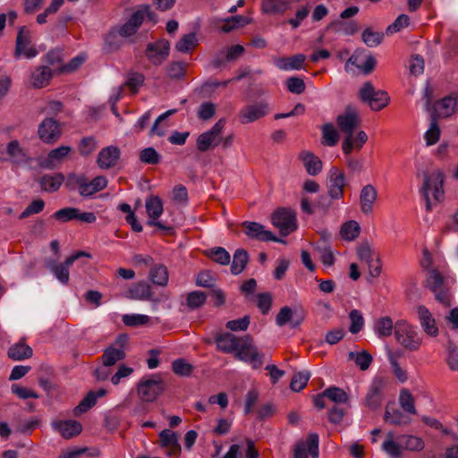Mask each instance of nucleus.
Returning a JSON list of instances; mask_svg holds the SVG:
<instances>
[{
	"label": "nucleus",
	"instance_id": "4be33fe9",
	"mask_svg": "<svg viewBox=\"0 0 458 458\" xmlns=\"http://www.w3.org/2000/svg\"><path fill=\"white\" fill-rule=\"evenodd\" d=\"M344 184L345 176L344 172L333 166L328 173V193L330 197L335 199H341L344 194Z\"/></svg>",
	"mask_w": 458,
	"mask_h": 458
},
{
	"label": "nucleus",
	"instance_id": "aec40b11",
	"mask_svg": "<svg viewBox=\"0 0 458 458\" xmlns=\"http://www.w3.org/2000/svg\"><path fill=\"white\" fill-rule=\"evenodd\" d=\"M38 133L42 141L53 143L61 136L60 124L53 118H46L39 123Z\"/></svg>",
	"mask_w": 458,
	"mask_h": 458
},
{
	"label": "nucleus",
	"instance_id": "473e14b6",
	"mask_svg": "<svg viewBox=\"0 0 458 458\" xmlns=\"http://www.w3.org/2000/svg\"><path fill=\"white\" fill-rule=\"evenodd\" d=\"M106 394V390L104 388H99L96 391H90L87 394V395L81 401V403L75 407L74 413L75 415H80L88 411L91 409L97 403L98 398H101Z\"/></svg>",
	"mask_w": 458,
	"mask_h": 458
},
{
	"label": "nucleus",
	"instance_id": "6e6d98bb",
	"mask_svg": "<svg viewBox=\"0 0 458 458\" xmlns=\"http://www.w3.org/2000/svg\"><path fill=\"white\" fill-rule=\"evenodd\" d=\"M324 394L335 403H347L349 401L348 394L339 387L330 386L324 391Z\"/></svg>",
	"mask_w": 458,
	"mask_h": 458
},
{
	"label": "nucleus",
	"instance_id": "b1692460",
	"mask_svg": "<svg viewBox=\"0 0 458 458\" xmlns=\"http://www.w3.org/2000/svg\"><path fill=\"white\" fill-rule=\"evenodd\" d=\"M5 153V160L13 164L27 165L30 161L29 155L17 140H13L6 145Z\"/></svg>",
	"mask_w": 458,
	"mask_h": 458
},
{
	"label": "nucleus",
	"instance_id": "338daca9",
	"mask_svg": "<svg viewBox=\"0 0 458 458\" xmlns=\"http://www.w3.org/2000/svg\"><path fill=\"white\" fill-rule=\"evenodd\" d=\"M145 77L142 73L130 72L125 81V85L135 93L143 85Z\"/></svg>",
	"mask_w": 458,
	"mask_h": 458
},
{
	"label": "nucleus",
	"instance_id": "f03ea898",
	"mask_svg": "<svg viewBox=\"0 0 458 458\" xmlns=\"http://www.w3.org/2000/svg\"><path fill=\"white\" fill-rule=\"evenodd\" d=\"M444 174L440 170L425 174L423 182L420 188V193L425 200L427 210H430L432 207L444 199Z\"/></svg>",
	"mask_w": 458,
	"mask_h": 458
},
{
	"label": "nucleus",
	"instance_id": "f8f14e48",
	"mask_svg": "<svg viewBox=\"0 0 458 458\" xmlns=\"http://www.w3.org/2000/svg\"><path fill=\"white\" fill-rule=\"evenodd\" d=\"M89 258L90 255L85 251H78L68 257L64 263L56 264L55 261L47 262V267L54 275L56 280L61 284H66L69 282V268L80 258Z\"/></svg>",
	"mask_w": 458,
	"mask_h": 458
},
{
	"label": "nucleus",
	"instance_id": "e2e57ef3",
	"mask_svg": "<svg viewBox=\"0 0 458 458\" xmlns=\"http://www.w3.org/2000/svg\"><path fill=\"white\" fill-rule=\"evenodd\" d=\"M210 259L220 265H227L230 262V254L222 247H215L209 250Z\"/></svg>",
	"mask_w": 458,
	"mask_h": 458
},
{
	"label": "nucleus",
	"instance_id": "13d9d810",
	"mask_svg": "<svg viewBox=\"0 0 458 458\" xmlns=\"http://www.w3.org/2000/svg\"><path fill=\"white\" fill-rule=\"evenodd\" d=\"M324 143L327 146H335L339 139L338 132L332 123H327L322 127Z\"/></svg>",
	"mask_w": 458,
	"mask_h": 458
},
{
	"label": "nucleus",
	"instance_id": "c9c22d12",
	"mask_svg": "<svg viewBox=\"0 0 458 458\" xmlns=\"http://www.w3.org/2000/svg\"><path fill=\"white\" fill-rule=\"evenodd\" d=\"M177 112L176 109H169L165 113L161 114L154 122L153 125L149 130V136H158L163 137L165 135L167 129L169 128L168 123H166V119L174 114Z\"/></svg>",
	"mask_w": 458,
	"mask_h": 458
},
{
	"label": "nucleus",
	"instance_id": "20e7f679",
	"mask_svg": "<svg viewBox=\"0 0 458 458\" xmlns=\"http://www.w3.org/2000/svg\"><path fill=\"white\" fill-rule=\"evenodd\" d=\"M146 19L154 21L155 15L149 5H141L131 14L130 19L124 24L114 27L106 40L108 41L111 38L115 37L116 35L123 38L134 35Z\"/></svg>",
	"mask_w": 458,
	"mask_h": 458
},
{
	"label": "nucleus",
	"instance_id": "412c9836",
	"mask_svg": "<svg viewBox=\"0 0 458 458\" xmlns=\"http://www.w3.org/2000/svg\"><path fill=\"white\" fill-rule=\"evenodd\" d=\"M376 65V59L371 55H361L353 54L345 63L344 69L347 72H352V66H355L360 72L369 74Z\"/></svg>",
	"mask_w": 458,
	"mask_h": 458
},
{
	"label": "nucleus",
	"instance_id": "4468645a",
	"mask_svg": "<svg viewBox=\"0 0 458 458\" xmlns=\"http://www.w3.org/2000/svg\"><path fill=\"white\" fill-rule=\"evenodd\" d=\"M270 111L269 105L266 101L257 102L242 107L239 114L240 123L247 124L253 123L265 115Z\"/></svg>",
	"mask_w": 458,
	"mask_h": 458
},
{
	"label": "nucleus",
	"instance_id": "680f3d73",
	"mask_svg": "<svg viewBox=\"0 0 458 458\" xmlns=\"http://www.w3.org/2000/svg\"><path fill=\"white\" fill-rule=\"evenodd\" d=\"M225 24L221 28L223 32H230L235 28L242 27L250 22V20L242 15H236L225 20Z\"/></svg>",
	"mask_w": 458,
	"mask_h": 458
},
{
	"label": "nucleus",
	"instance_id": "a19ab883",
	"mask_svg": "<svg viewBox=\"0 0 458 458\" xmlns=\"http://www.w3.org/2000/svg\"><path fill=\"white\" fill-rule=\"evenodd\" d=\"M32 354V349L23 341L13 344L8 350V356L13 360H22L30 358Z\"/></svg>",
	"mask_w": 458,
	"mask_h": 458
},
{
	"label": "nucleus",
	"instance_id": "603ef678",
	"mask_svg": "<svg viewBox=\"0 0 458 458\" xmlns=\"http://www.w3.org/2000/svg\"><path fill=\"white\" fill-rule=\"evenodd\" d=\"M197 37L194 32L183 35L175 44V49L180 53H188L197 45Z\"/></svg>",
	"mask_w": 458,
	"mask_h": 458
},
{
	"label": "nucleus",
	"instance_id": "58836bf2",
	"mask_svg": "<svg viewBox=\"0 0 458 458\" xmlns=\"http://www.w3.org/2000/svg\"><path fill=\"white\" fill-rule=\"evenodd\" d=\"M401 352H393L391 349H386V356L387 360L392 368L393 373L401 383H404L407 379V373L404 369H403L398 362V359L401 357Z\"/></svg>",
	"mask_w": 458,
	"mask_h": 458
},
{
	"label": "nucleus",
	"instance_id": "de8ad7c7",
	"mask_svg": "<svg viewBox=\"0 0 458 458\" xmlns=\"http://www.w3.org/2000/svg\"><path fill=\"white\" fill-rule=\"evenodd\" d=\"M375 334L379 337H386L394 332V326L393 320L389 317H383L378 318L374 325Z\"/></svg>",
	"mask_w": 458,
	"mask_h": 458
},
{
	"label": "nucleus",
	"instance_id": "4d7b16f0",
	"mask_svg": "<svg viewBox=\"0 0 458 458\" xmlns=\"http://www.w3.org/2000/svg\"><path fill=\"white\" fill-rule=\"evenodd\" d=\"M310 377V373L307 370L300 371L292 378L290 387L293 392H300L307 385Z\"/></svg>",
	"mask_w": 458,
	"mask_h": 458
},
{
	"label": "nucleus",
	"instance_id": "c85d7f7f",
	"mask_svg": "<svg viewBox=\"0 0 458 458\" xmlns=\"http://www.w3.org/2000/svg\"><path fill=\"white\" fill-rule=\"evenodd\" d=\"M152 296L151 286L144 281L131 284L125 293V297L131 300L150 301Z\"/></svg>",
	"mask_w": 458,
	"mask_h": 458
},
{
	"label": "nucleus",
	"instance_id": "72a5a7b5",
	"mask_svg": "<svg viewBox=\"0 0 458 458\" xmlns=\"http://www.w3.org/2000/svg\"><path fill=\"white\" fill-rule=\"evenodd\" d=\"M53 428L60 432L64 438H71L81 432L82 427L76 420H60L53 422Z\"/></svg>",
	"mask_w": 458,
	"mask_h": 458
},
{
	"label": "nucleus",
	"instance_id": "09e8293b",
	"mask_svg": "<svg viewBox=\"0 0 458 458\" xmlns=\"http://www.w3.org/2000/svg\"><path fill=\"white\" fill-rule=\"evenodd\" d=\"M249 260V255L246 250L242 249L237 250L233 257V262L231 265V271L233 275L241 274Z\"/></svg>",
	"mask_w": 458,
	"mask_h": 458
},
{
	"label": "nucleus",
	"instance_id": "9b49d317",
	"mask_svg": "<svg viewBox=\"0 0 458 458\" xmlns=\"http://www.w3.org/2000/svg\"><path fill=\"white\" fill-rule=\"evenodd\" d=\"M225 124V119H219L210 130L199 135L196 140L199 151L205 152L216 147L221 141V133Z\"/></svg>",
	"mask_w": 458,
	"mask_h": 458
},
{
	"label": "nucleus",
	"instance_id": "c03bdc74",
	"mask_svg": "<svg viewBox=\"0 0 458 458\" xmlns=\"http://www.w3.org/2000/svg\"><path fill=\"white\" fill-rule=\"evenodd\" d=\"M292 0H262V10L267 13H280L290 8Z\"/></svg>",
	"mask_w": 458,
	"mask_h": 458
},
{
	"label": "nucleus",
	"instance_id": "0e129e2a",
	"mask_svg": "<svg viewBox=\"0 0 458 458\" xmlns=\"http://www.w3.org/2000/svg\"><path fill=\"white\" fill-rule=\"evenodd\" d=\"M123 322L128 327H137L148 323L149 317L144 314H124L123 316Z\"/></svg>",
	"mask_w": 458,
	"mask_h": 458
},
{
	"label": "nucleus",
	"instance_id": "6e6552de",
	"mask_svg": "<svg viewBox=\"0 0 458 458\" xmlns=\"http://www.w3.org/2000/svg\"><path fill=\"white\" fill-rule=\"evenodd\" d=\"M163 390V381L158 377H143L137 386L138 396L144 403L155 402Z\"/></svg>",
	"mask_w": 458,
	"mask_h": 458
},
{
	"label": "nucleus",
	"instance_id": "37998d69",
	"mask_svg": "<svg viewBox=\"0 0 458 458\" xmlns=\"http://www.w3.org/2000/svg\"><path fill=\"white\" fill-rule=\"evenodd\" d=\"M70 152L71 148L68 146L58 147L48 153L43 165L47 168H54Z\"/></svg>",
	"mask_w": 458,
	"mask_h": 458
},
{
	"label": "nucleus",
	"instance_id": "9d476101",
	"mask_svg": "<svg viewBox=\"0 0 458 458\" xmlns=\"http://www.w3.org/2000/svg\"><path fill=\"white\" fill-rule=\"evenodd\" d=\"M387 384L388 380L384 377L376 376L372 378L364 400L368 408L377 410L381 406Z\"/></svg>",
	"mask_w": 458,
	"mask_h": 458
},
{
	"label": "nucleus",
	"instance_id": "864d4df0",
	"mask_svg": "<svg viewBox=\"0 0 458 458\" xmlns=\"http://www.w3.org/2000/svg\"><path fill=\"white\" fill-rule=\"evenodd\" d=\"M441 130L435 116L432 117L428 130L424 133V140L427 146L436 144L440 138Z\"/></svg>",
	"mask_w": 458,
	"mask_h": 458
},
{
	"label": "nucleus",
	"instance_id": "c756f323",
	"mask_svg": "<svg viewBox=\"0 0 458 458\" xmlns=\"http://www.w3.org/2000/svg\"><path fill=\"white\" fill-rule=\"evenodd\" d=\"M217 349L225 353H234L242 341L231 333H222L215 338Z\"/></svg>",
	"mask_w": 458,
	"mask_h": 458
},
{
	"label": "nucleus",
	"instance_id": "2f4dec72",
	"mask_svg": "<svg viewBox=\"0 0 458 458\" xmlns=\"http://www.w3.org/2000/svg\"><path fill=\"white\" fill-rule=\"evenodd\" d=\"M384 420L386 423L395 426L407 425L411 422V418L396 408L394 404L386 406Z\"/></svg>",
	"mask_w": 458,
	"mask_h": 458
},
{
	"label": "nucleus",
	"instance_id": "1a4fd4ad",
	"mask_svg": "<svg viewBox=\"0 0 458 458\" xmlns=\"http://www.w3.org/2000/svg\"><path fill=\"white\" fill-rule=\"evenodd\" d=\"M360 99L368 104L372 110L378 111L389 102V97L383 90H376L371 82H365L359 90Z\"/></svg>",
	"mask_w": 458,
	"mask_h": 458
},
{
	"label": "nucleus",
	"instance_id": "5701e85b",
	"mask_svg": "<svg viewBox=\"0 0 458 458\" xmlns=\"http://www.w3.org/2000/svg\"><path fill=\"white\" fill-rule=\"evenodd\" d=\"M381 450L388 458H401L403 450L400 436H396L392 430L388 431L381 445Z\"/></svg>",
	"mask_w": 458,
	"mask_h": 458
},
{
	"label": "nucleus",
	"instance_id": "a211bd4d",
	"mask_svg": "<svg viewBox=\"0 0 458 458\" xmlns=\"http://www.w3.org/2000/svg\"><path fill=\"white\" fill-rule=\"evenodd\" d=\"M242 226L246 235L252 240L260 242H281L271 231L267 230L265 226L259 223L244 221Z\"/></svg>",
	"mask_w": 458,
	"mask_h": 458
},
{
	"label": "nucleus",
	"instance_id": "69168bd1",
	"mask_svg": "<svg viewBox=\"0 0 458 458\" xmlns=\"http://www.w3.org/2000/svg\"><path fill=\"white\" fill-rule=\"evenodd\" d=\"M357 255L360 260L365 261L366 263H370V261H373L377 256L372 247L367 242L359 245L357 249Z\"/></svg>",
	"mask_w": 458,
	"mask_h": 458
},
{
	"label": "nucleus",
	"instance_id": "bb28decb",
	"mask_svg": "<svg viewBox=\"0 0 458 458\" xmlns=\"http://www.w3.org/2000/svg\"><path fill=\"white\" fill-rule=\"evenodd\" d=\"M120 149L116 146H108L103 148L98 156L97 163L98 165L101 169H109L114 167L119 157H120Z\"/></svg>",
	"mask_w": 458,
	"mask_h": 458
},
{
	"label": "nucleus",
	"instance_id": "4c0bfd02",
	"mask_svg": "<svg viewBox=\"0 0 458 458\" xmlns=\"http://www.w3.org/2000/svg\"><path fill=\"white\" fill-rule=\"evenodd\" d=\"M301 158L310 175H317L322 170V161L310 151H303Z\"/></svg>",
	"mask_w": 458,
	"mask_h": 458
},
{
	"label": "nucleus",
	"instance_id": "ea45409f",
	"mask_svg": "<svg viewBox=\"0 0 458 458\" xmlns=\"http://www.w3.org/2000/svg\"><path fill=\"white\" fill-rule=\"evenodd\" d=\"M52 78V70L47 66L37 68L31 74V84L34 88L40 89L47 86Z\"/></svg>",
	"mask_w": 458,
	"mask_h": 458
},
{
	"label": "nucleus",
	"instance_id": "774afa93",
	"mask_svg": "<svg viewBox=\"0 0 458 458\" xmlns=\"http://www.w3.org/2000/svg\"><path fill=\"white\" fill-rule=\"evenodd\" d=\"M446 363L453 371H458V346L450 344L447 346Z\"/></svg>",
	"mask_w": 458,
	"mask_h": 458
},
{
	"label": "nucleus",
	"instance_id": "0eeeda50",
	"mask_svg": "<svg viewBox=\"0 0 458 458\" xmlns=\"http://www.w3.org/2000/svg\"><path fill=\"white\" fill-rule=\"evenodd\" d=\"M32 38L33 33L27 27L21 26L18 29L14 49L16 59H33L39 54L38 47L32 44Z\"/></svg>",
	"mask_w": 458,
	"mask_h": 458
},
{
	"label": "nucleus",
	"instance_id": "2eb2a0df",
	"mask_svg": "<svg viewBox=\"0 0 458 458\" xmlns=\"http://www.w3.org/2000/svg\"><path fill=\"white\" fill-rule=\"evenodd\" d=\"M416 313L423 332L429 337L438 336L439 327L433 313L424 305L417 306Z\"/></svg>",
	"mask_w": 458,
	"mask_h": 458
},
{
	"label": "nucleus",
	"instance_id": "49530a36",
	"mask_svg": "<svg viewBox=\"0 0 458 458\" xmlns=\"http://www.w3.org/2000/svg\"><path fill=\"white\" fill-rule=\"evenodd\" d=\"M360 233V226L358 222L350 220L343 224L340 229V235L345 241H354Z\"/></svg>",
	"mask_w": 458,
	"mask_h": 458
},
{
	"label": "nucleus",
	"instance_id": "423d86ee",
	"mask_svg": "<svg viewBox=\"0 0 458 458\" xmlns=\"http://www.w3.org/2000/svg\"><path fill=\"white\" fill-rule=\"evenodd\" d=\"M234 357L247 364L252 369H257L263 364L264 353L260 352L257 346L253 344L252 337L244 335L234 352Z\"/></svg>",
	"mask_w": 458,
	"mask_h": 458
},
{
	"label": "nucleus",
	"instance_id": "7c9ffc66",
	"mask_svg": "<svg viewBox=\"0 0 458 458\" xmlns=\"http://www.w3.org/2000/svg\"><path fill=\"white\" fill-rule=\"evenodd\" d=\"M314 250L318 255L324 268L328 269L334 267L338 252L333 249L331 244H313Z\"/></svg>",
	"mask_w": 458,
	"mask_h": 458
},
{
	"label": "nucleus",
	"instance_id": "79ce46f5",
	"mask_svg": "<svg viewBox=\"0 0 458 458\" xmlns=\"http://www.w3.org/2000/svg\"><path fill=\"white\" fill-rule=\"evenodd\" d=\"M64 181L62 174H54L44 175L40 181L41 189L47 192L56 191Z\"/></svg>",
	"mask_w": 458,
	"mask_h": 458
},
{
	"label": "nucleus",
	"instance_id": "dca6fc26",
	"mask_svg": "<svg viewBox=\"0 0 458 458\" xmlns=\"http://www.w3.org/2000/svg\"><path fill=\"white\" fill-rule=\"evenodd\" d=\"M336 123L341 132L347 135H353L355 128L360 124L358 112L352 106H347L345 110L337 115Z\"/></svg>",
	"mask_w": 458,
	"mask_h": 458
},
{
	"label": "nucleus",
	"instance_id": "ddd939ff",
	"mask_svg": "<svg viewBox=\"0 0 458 458\" xmlns=\"http://www.w3.org/2000/svg\"><path fill=\"white\" fill-rule=\"evenodd\" d=\"M272 223L284 236L297 228L296 215L289 208L277 209L272 216Z\"/></svg>",
	"mask_w": 458,
	"mask_h": 458
},
{
	"label": "nucleus",
	"instance_id": "cd10ccee",
	"mask_svg": "<svg viewBox=\"0 0 458 458\" xmlns=\"http://www.w3.org/2000/svg\"><path fill=\"white\" fill-rule=\"evenodd\" d=\"M305 60V55L297 54L290 57H276L273 63L281 71H299L303 68Z\"/></svg>",
	"mask_w": 458,
	"mask_h": 458
},
{
	"label": "nucleus",
	"instance_id": "6ab92c4d",
	"mask_svg": "<svg viewBox=\"0 0 458 458\" xmlns=\"http://www.w3.org/2000/svg\"><path fill=\"white\" fill-rule=\"evenodd\" d=\"M319 437L317 433H310L306 441L296 444L294 448V458H308L310 454L312 458H318Z\"/></svg>",
	"mask_w": 458,
	"mask_h": 458
},
{
	"label": "nucleus",
	"instance_id": "f3484780",
	"mask_svg": "<svg viewBox=\"0 0 458 458\" xmlns=\"http://www.w3.org/2000/svg\"><path fill=\"white\" fill-rule=\"evenodd\" d=\"M169 51V42L165 39H160L147 46L146 55L152 64L160 65L168 57Z\"/></svg>",
	"mask_w": 458,
	"mask_h": 458
},
{
	"label": "nucleus",
	"instance_id": "bf43d9fd",
	"mask_svg": "<svg viewBox=\"0 0 458 458\" xmlns=\"http://www.w3.org/2000/svg\"><path fill=\"white\" fill-rule=\"evenodd\" d=\"M349 318L351 321L349 331L352 334L359 333L364 327V318L361 312L358 310H352L349 314Z\"/></svg>",
	"mask_w": 458,
	"mask_h": 458
},
{
	"label": "nucleus",
	"instance_id": "393cba45",
	"mask_svg": "<svg viewBox=\"0 0 458 458\" xmlns=\"http://www.w3.org/2000/svg\"><path fill=\"white\" fill-rule=\"evenodd\" d=\"M377 199V191L372 184H366L360 192V208L364 215H371Z\"/></svg>",
	"mask_w": 458,
	"mask_h": 458
},
{
	"label": "nucleus",
	"instance_id": "e433bc0d",
	"mask_svg": "<svg viewBox=\"0 0 458 458\" xmlns=\"http://www.w3.org/2000/svg\"><path fill=\"white\" fill-rule=\"evenodd\" d=\"M148 279L153 284L165 286L169 280L166 267L163 264L153 265L148 271Z\"/></svg>",
	"mask_w": 458,
	"mask_h": 458
},
{
	"label": "nucleus",
	"instance_id": "f257e3e1",
	"mask_svg": "<svg viewBox=\"0 0 458 458\" xmlns=\"http://www.w3.org/2000/svg\"><path fill=\"white\" fill-rule=\"evenodd\" d=\"M422 267L428 270L426 286L434 293L435 299L444 306H450L452 294L450 291V282L453 279L445 278L438 270L431 267L430 255L428 250H424V259Z\"/></svg>",
	"mask_w": 458,
	"mask_h": 458
},
{
	"label": "nucleus",
	"instance_id": "a878e982",
	"mask_svg": "<svg viewBox=\"0 0 458 458\" xmlns=\"http://www.w3.org/2000/svg\"><path fill=\"white\" fill-rule=\"evenodd\" d=\"M146 211L148 216V224L149 225H155L161 229H165V226L157 221L158 217L163 213V203L157 196H151L146 199L145 202Z\"/></svg>",
	"mask_w": 458,
	"mask_h": 458
},
{
	"label": "nucleus",
	"instance_id": "7ed1b4c3",
	"mask_svg": "<svg viewBox=\"0 0 458 458\" xmlns=\"http://www.w3.org/2000/svg\"><path fill=\"white\" fill-rule=\"evenodd\" d=\"M394 337L399 345L410 352H417L423 343V336L417 327L403 319L394 324Z\"/></svg>",
	"mask_w": 458,
	"mask_h": 458
},
{
	"label": "nucleus",
	"instance_id": "3c124183",
	"mask_svg": "<svg viewBox=\"0 0 458 458\" xmlns=\"http://www.w3.org/2000/svg\"><path fill=\"white\" fill-rule=\"evenodd\" d=\"M403 451H421L424 442L420 437L412 435H400Z\"/></svg>",
	"mask_w": 458,
	"mask_h": 458
},
{
	"label": "nucleus",
	"instance_id": "39448f33",
	"mask_svg": "<svg viewBox=\"0 0 458 458\" xmlns=\"http://www.w3.org/2000/svg\"><path fill=\"white\" fill-rule=\"evenodd\" d=\"M67 185L73 189L77 188L82 197H90L96 192L105 189L107 185V180L105 176H97L91 182H89L83 174H69Z\"/></svg>",
	"mask_w": 458,
	"mask_h": 458
},
{
	"label": "nucleus",
	"instance_id": "a18cd8bd",
	"mask_svg": "<svg viewBox=\"0 0 458 458\" xmlns=\"http://www.w3.org/2000/svg\"><path fill=\"white\" fill-rule=\"evenodd\" d=\"M124 351L122 346L106 348L102 355L103 363L106 367H111L124 358Z\"/></svg>",
	"mask_w": 458,
	"mask_h": 458
},
{
	"label": "nucleus",
	"instance_id": "f704fd0d",
	"mask_svg": "<svg viewBox=\"0 0 458 458\" xmlns=\"http://www.w3.org/2000/svg\"><path fill=\"white\" fill-rule=\"evenodd\" d=\"M457 106V97L451 95L438 101L435 106V114L438 117H449L454 114Z\"/></svg>",
	"mask_w": 458,
	"mask_h": 458
},
{
	"label": "nucleus",
	"instance_id": "052dcab7",
	"mask_svg": "<svg viewBox=\"0 0 458 458\" xmlns=\"http://www.w3.org/2000/svg\"><path fill=\"white\" fill-rule=\"evenodd\" d=\"M79 215V208H64L57 210L53 216L61 223H66L72 220H77Z\"/></svg>",
	"mask_w": 458,
	"mask_h": 458
},
{
	"label": "nucleus",
	"instance_id": "8fccbe9b",
	"mask_svg": "<svg viewBox=\"0 0 458 458\" xmlns=\"http://www.w3.org/2000/svg\"><path fill=\"white\" fill-rule=\"evenodd\" d=\"M349 360H353L360 370H367L372 363L373 357L367 352H350Z\"/></svg>",
	"mask_w": 458,
	"mask_h": 458
},
{
	"label": "nucleus",
	"instance_id": "5fc2aeb1",
	"mask_svg": "<svg viewBox=\"0 0 458 458\" xmlns=\"http://www.w3.org/2000/svg\"><path fill=\"white\" fill-rule=\"evenodd\" d=\"M398 401L404 412L416 414L414 399L408 389L403 388L400 391Z\"/></svg>",
	"mask_w": 458,
	"mask_h": 458
}]
</instances>
